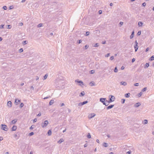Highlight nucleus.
Returning a JSON list of instances; mask_svg holds the SVG:
<instances>
[{
  "mask_svg": "<svg viewBox=\"0 0 154 154\" xmlns=\"http://www.w3.org/2000/svg\"><path fill=\"white\" fill-rule=\"evenodd\" d=\"M121 85H123L124 86H126L127 85V83L125 82H121L120 83Z\"/></svg>",
  "mask_w": 154,
  "mask_h": 154,
  "instance_id": "423d86ee",
  "label": "nucleus"
},
{
  "mask_svg": "<svg viewBox=\"0 0 154 154\" xmlns=\"http://www.w3.org/2000/svg\"><path fill=\"white\" fill-rule=\"evenodd\" d=\"M133 37H134V35L131 34V35L130 36V38L131 39H132L133 38Z\"/></svg>",
  "mask_w": 154,
  "mask_h": 154,
  "instance_id": "3c124183",
  "label": "nucleus"
},
{
  "mask_svg": "<svg viewBox=\"0 0 154 154\" xmlns=\"http://www.w3.org/2000/svg\"><path fill=\"white\" fill-rule=\"evenodd\" d=\"M24 105V104L23 103H20V108H22Z\"/></svg>",
  "mask_w": 154,
  "mask_h": 154,
  "instance_id": "ea45409f",
  "label": "nucleus"
},
{
  "mask_svg": "<svg viewBox=\"0 0 154 154\" xmlns=\"http://www.w3.org/2000/svg\"><path fill=\"white\" fill-rule=\"evenodd\" d=\"M135 58H133L132 59V63H133V62H134L135 61Z\"/></svg>",
  "mask_w": 154,
  "mask_h": 154,
  "instance_id": "13d9d810",
  "label": "nucleus"
},
{
  "mask_svg": "<svg viewBox=\"0 0 154 154\" xmlns=\"http://www.w3.org/2000/svg\"><path fill=\"white\" fill-rule=\"evenodd\" d=\"M103 146L105 147H106L108 146V144L107 143H103Z\"/></svg>",
  "mask_w": 154,
  "mask_h": 154,
  "instance_id": "a878e982",
  "label": "nucleus"
},
{
  "mask_svg": "<svg viewBox=\"0 0 154 154\" xmlns=\"http://www.w3.org/2000/svg\"><path fill=\"white\" fill-rule=\"evenodd\" d=\"M130 93H126V94H125V96L126 97L128 98V97H130Z\"/></svg>",
  "mask_w": 154,
  "mask_h": 154,
  "instance_id": "9b49d317",
  "label": "nucleus"
},
{
  "mask_svg": "<svg viewBox=\"0 0 154 154\" xmlns=\"http://www.w3.org/2000/svg\"><path fill=\"white\" fill-rule=\"evenodd\" d=\"M125 68V67L124 66H122L121 68V69H122V70H123V69H124Z\"/></svg>",
  "mask_w": 154,
  "mask_h": 154,
  "instance_id": "774afa93",
  "label": "nucleus"
},
{
  "mask_svg": "<svg viewBox=\"0 0 154 154\" xmlns=\"http://www.w3.org/2000/svg\"><path fill=\"white\" fill-rule=\"evenodd\" d=\"M54 100H51L50 101V102H49V105H51L52 104H53L54 103Z\"/></svg>",
  "mask_w": 154,
  "mask_h": 154,
  "instance_id": "dca6fc26",
  "label": "nucleus"
},
{
  "mask_svg": "<svg viewBox=\"0 0 154 154\" xmlns=\"http://www.w3.org/2000/svg\"><path fill=\"white\" fill-rule=\"evenodd\" d=\"M11 104V101H9L8 102L7 105L9 107H11L12 106Z\"/></svg>",
  "mask_w": 154,
  "mask_h": 154,
  "instance_id": "6e6552de",
  "label": "nucleus"
},
{
  "mask_svg": "<svg viewBox=\"0 0 154 154\" xmlns=\"http://www.w3.org/2000/svg\"><path fill=\"white\" fill-rule=\"evenodd\" d=\"M87 146H88L87 144L85 143L84 145V147H86Z\"/></svg>",
  "mask_w": 154,
  "mask_h": 154,
  "instance_id": "69168bd1",
  "label": "nucleus"
},
{
  "mask_svg": "<svg viewBox=\"0 0 154 154\" xmlns=\"http://www.w3.org/2000/svg\"><path fill=\"white\" fill-rule=\"evenodd\" d=\"M17 129V126L15 125H14L12 128V131H15Z\"/></svg>",
  "mask_w": 154,
  "mask_h": 154,
  "instance_id": "2eb2a0df",
  "label": "nucleus"
},
{
  "mask_svg": "<svg viewBox=\"0 0 154 154\" xmlns=\"http://www.w3.org/2000/svg\"><path fill=\"white\" fill-rule=\"evenodd\" d=\"M64 140L63 138H61L58 141H57V143L60 144L64 141Z\"/></svg>",
  "mask_w": 154,
  "mask_h": 154,
  "instance_id": "9d476101",
  "label": "nucleus"
},
{
  "mask_svg": "<svg viewBox=\"0 0 154 154\" xmlns=\"http://www.w3.org/2000/svg\"><path fill=\"white\" fill-rule=\"evenodd\" d=\"M90 85L91 86H92L94 85V83L93 82H91L90 83Z\"/></svg>",
  "mask_w": 154,
  "mask_h": 154,
  "instance_id": "393cba45",
  "label": "nucleus"
},
{
  "mask_svg": "<svg viewBox=\"0 0 154 154\" xmlns=\"http://www.w3.org/2000/svg\"><path fill=\"white\" fill-rule=\"evenodd\" d=\"M13 6H11L9 7V9H11L13 8Z\"/></svg>",
  "mask_w": 154,
  "mask_h": 154,
  "instance_id": "4d7b16f0",
  "label": "nucleus"
},
{
  "mask_svg": "<svg viewBox=\"0 0 154 154\" xmlns=\"http://www.w3.org/2000/svg\"><path fill=\"white\" fill-rule=\"evenodd\" d=\"M131 151L130 150L129 151H128L127 152V153L128 154H131Z\"/></svg>",
  "mask_w": 154,
  "mask_h": 154,
  "instance_id": "680f3d73",
  "label": "nucleus"
},
{
  "mask_svg": "<svg viewBox=\"0 0 154 154\" xmlns=\"http://www.w3.org/2000/svg\"><path fill=\"white\" fill-rule=\"evenodd\" d=\"M90 33V32H88V31L86 33V35H87V36L88 35H89Z\"/></svg>",
  "mask_w": 154,
  "mask_h": 154,
  "instance_id": "c03bdc74",
  "label": "nucleus"
},
{
  "mask_svg": "<svg viewBox=\"0 0 154 154\" xmlns=\"http://www.w3.org/2000/svg\"><path fill=\"white\" fill-rule=\"evenodd\" d=\"M85 93L84 91H83L79 95V96L80 97H81L82 96H83L85 95Z\"/></svg>",
  "mask_w": 154,
  "mask_h": 154,
  "instance_id": "aec40b11",
  "label": "nucleus"
},
{
  "mask_svg": "<svg viewBox=\"0 0 154 154\" xmlns=\"http://www.w3.org/2000/svg\"><path fill=\"white\" fill-rule=\"evenodd\" d=\"M19 51L20 53H21V52H23V49L22 48H21L20 49H19Z\"/></svg>",
  "mask_w": 154,
  "mask_h": 154,
  "instance_id": "f704fd0d",
  "label": "nucleus"
},
{
  "mask_svg": "<svg viewBox=\"0 0 154 154\" xmlns=\"http://www.w3.org/2000/svg\"><path fill=\"white\" fill-rule=\"evenodd\" d=\"M135 45H137L138 43L137 42V40H136L135 41Z\"/></svg>",
  "mask_w": 154,
  "mask_h": 154,
  "instance_id": "338daca9",
  "label": "nucleus"
},
{
  "mask_svg": "<svg viewBox=\"0 0 154 154\" xmlns=\"http://www.w3.org/2000/svg\"><path fill=\"white\" fill-rule=\"evenodd\" d=\"M20 100H19L17 99H15V103H16V105H17L18 103L19 102H20Z\"/></svg>",
  "mask_w": 154,
  "mask_h": 154,
  "instance_id": "ddd939ff",
  "label": "nucleus"
},
{
  "mask_svg": "<svg viewBox=\"0 0 154 154\" xmlns=\"http://www.w3.org/2000/svg\"><path fill=\"white\" fill-rule=\"evenodd\" d=\"M118 70V69H117V67H116V68H115V69H114V72H117Z\"/></svg>",
  "mask_w": 154,
  "mask_h": 154,
  "instance_id": "79ce46f5",
  "label": "nucleus"
},
{
  "mask_svg": "<svg viewBox=\"0 0 154 154\" xmlns=\"http://www.w3.org/2000/svg\"><path fill=\"white\" fill-rule=\"evenodd\" d=\"M106 100L105 98H101L100 99V102H102L103 105H105L106 106H107V105H106V100Z\"/></svg>",
  "mask_w": 154,
  "mask_h": 154,
  "instance_id": "f03ea898",
  "label": "nucleus"
},
{
  "mask_svg": "<svg viewBox=\"0 0 154 154\" xmlns=\"http://www.w3.org/2000/svg\"><path fill=\"white\" fill-rule=\"evenodd\" d=\"M143 24V23L141 21H139L138 23V25L140 27L142 26Z\"/></svg>",
  "mask_w": 154,
  "mask_h": 154,
  "instance_id": "a211bd4d",
  "label": "nucleus"
},
{
  "mask_svg": "<svg viewBox=\"0 0 154 154\" xmlns=\"http://www.w3.org/2000/svg\"><path fill=\"white\" fill-rule=\"evenodd\" d=\"M141 33V31H139L138 32H137V35H138V36L140 35Z\"/></svg>",
  "mask_w": 154,
  "mask_h": 154,
  "instance_id": "473e14b6",
  "label": "nucleus"
},
{
  "mask_svg": "<svg viewBox=\"0 0 154 154\" xmlns=\"http://www.w3.org/2000/svg\"><path fill=\"white\" fill-rule=\"evenodd\" d=\"M17 119H15L14 120H13L12 121L11 123V124H15L17 122Z\"/></svg>",
  "mask_w": 154,
  "mask_h": 154,
  "instance_id": "1a4fd4ad",
  "label": "nucleus"
},
{
  "mask_svg": "<svg viewBox=\"0 0 154 154\" xmlns=\"http://www.w3.org/2000/svg\"><path fill=\"white\" fill-rule=\"evenodd\" d=\"M148 123V120L146 119H145L144 120V122L143 123L144 124H147Z\"/></svg>",
  "mask_w": 154,
  "mask_h": 154,
  "instance_id": "7c9ffc66",
  "label": "nucleus"
},
{
  "mask_svg": "<svg viewBox=\"0 0 154 154\" xmlns=\"http://www.w3.org/2000/svg\"><path fill=\"white\" fill-rule=\"evenodd\" d=\"M1 128L5 131H7L8 130L7 126L5 125L2 124L1 125Z\"/></svg>",
  "mask_w": 154,
  "mask_h": 154,
  "instance_id": "f257e3e1",
  "label": "nucleus"
},
{
  "mask_svg": "<svg viewBox=\"0 0 154 154\" xmlns=\"http://www.w3.org/2000/svg\"><path fill=\"white\" fill-rule=\"evenodd\" d=\"M7 26H8V29H10L11 28V26L10 25H7Z\"/></svg>",
  "mask_w": 154,
  "mask_h": 154,
  "instance_id": "864d4df0",
  "label": "nucleus"
},
{
  "mask_svg": "<svg viewBox=\"0 0 154 154\" xmlns=\"http://www.w3.org/2000/svg\"><path fill=\"white\" fill-rule=\"evenodd\" d=\"M114 101H113V100H112V98H110L109 100H106V102H107V106L109 105V103H110L112 102H113Z\"/></svg>",
  "mask_w": 154,
  "mask_h": 154,
  "instance_id": "39448f33",
  "label": "nucleus"
},
{
  "mask_svg": "<svg viewBox=\"0 0 154 154\" xmlns=\"http://www.w3.org/2000/svg\"><path fill=\"white\" fill-rule=\"evenodd\" d=\"M34 134V133L33 132H32L29 133V136H32Z\"/></svg>",
  "mask_w": 154,
  "mask_h": 154,
  "instance_id": "4c0bfd02",
  "label": "nucleus"
},
{
  "mask_svg": "<svg viewBox=\"0 0 154 154\" xmlns=\"http://www.w3.org/2000/svg\"><path fill=\"white\" fill-rule=\"evenodd\" d=\"M114 58V57L113 56H112L110 58V60H112Z\"/></svg>",
  "mask_w": 154,
  "mask_h": 154,
  "instance_id": "37998d69",
  "label": "nucleus"
},
{
  "mask_svg": "<svg viewBox=\"0 0 154 154\" xmlns=\"http://www.w3.org/2000/svg\"><path fill=\"white\" fill-rule=\"evenodd\" d=\"M89 47V46L88 45H86L85 46V50H86V49H88V48Z\"/></svg>",
  "mask_w": 154,
  "mask_h": 154,
  "instance_id": "c756f323",
  "label": "nucleus"
},
{
  "mask_svg": "<svg viewBox=\"0 0 154 154\" xmlns=\"http://www.w3.org/2000/svg\"><path fill=\"white\" fill-rule=\"evenodd\" d=\"M48 136H50L51 135V130H50L48 131Z\"/></svg>",
  "mask_w": 154,
  "mask_h": 154,
  "instance_id": "412c9836",
  "label": "nucleus"
},
{
  "mask_svg": "<svg viewBox=\"0 0 154 154\" xmlns=\"http://www.w3.org/2000/svg\"><path fill=\"white\" fill-rule=\"evenodd\" d=\"M149 66V63H146V64L145 66L144 67V68L146 69L148 68Z\"/></svg>",
  "mask_w": 154,
  "mask_h": 154,
  "instance_id": "4be33fe9",
  "label": "nucleus"
},
{
  "mask_svg": "<svg viewBox=\"0 0 154 154\" xmlns=\"http://www.w3.org/2000/svg\"><path fill=\"white\" fill-rule=\"evenodd\" d=\"M4 24H2L0 26V29H2L4 28Z\"/></svg>",
  "mask_w": 154,
  "mask_h": 154,
  "instance_id": "a19ab883",
  "label": "nucleus"
},
{
  "mask_svg": "<svg viewBox=\"0 0 154 154\" xmlns=\"http://www.w3.org/2000/svg\"><path fill=\"white\" fill-rule=\"evenodd\" d=\"M78 105H79V106H82L83 105L82 102L79 103Z\"/></svg>",
  "mask_w": 154,
  "mask_h": 154,
  "instance_id": "5fc2aeb1",
  "label": "nucleus"
},
{
  "mask_svg": "<svg viewBox=\"0 0 154 154\" xmlns=\"http://www.w3.org/2000/svg\"><path fill=\"white\" fill-rule=\"evenodd\" d=\"M154 60V56H152L149 59L150 61H152Z\"/></svg>",
  "mask_w": 154,
  "mask_h": 154,
  "instance_id": "b1692460",
  "label": "nucleus"
},
{
  "mask_svg": "<svg viewBox=\"0 0 154 154\" xmlns=\"http://www.w3.org/2000/svg\"><path fill=\"white\" fill-rule=\"evenodd\" d=\"M48 76V75L47 74H46L44 76L43 78V80H45L47 79Z\"/></svg>",
  "mask_w": 154,
  "mask_h": 154,
  "instance_id": "5701e85b",
  "label": "nucleus"
},
{
  "mask_svg": "<svg viewBox=\"0 0 154 154\" xmlns=\"http://www.w3.org/2000/svg\"><path fill=\"white\" fill-rule=\"evenodd\" d=\"M110 55V53H108L106 55H105V57H107Z\"/></svg>",
  "mask_w": 154,
  "mask_h": 154,
  "instance_id": "603ef678",
  "label": "nucleus"
},
{
  "mask_svg": "<svg viewBox=\"0 0 154 154\" xmlns=\"http://www.w3.org/2000/svg\"><path fill=\"white\" fill-rule=\"evenodd\" d=\"M114 106V105H111L107 107H106V109H107L108 110L109 109H111L112 108V107H113Z\"/></svg>",
  "mask_w": 154,
  "mask_h": 154,
  "instance_id": "0eeeda50",
  "label": "nucleus"
},
{
  "mask_svg": "<svg viewBox=\"0 0 154 154\" xmlns=\"http://www.w3.org/2000/svg\"><path fill=\"white\" fill-rule=\"evenodd\" d=\"M37 121V119L36 118H35L33 120V123H35Z\"/></svg>",
  "mask_w": 154,
  "mask_h": 154,
  "instance_id": "49530a36",
  "label": "nucleus"
},
{
  "mask_svg": "<svg viewBox=\"0 0 154 154\" xmlns=\"http://www.w3.org/2000/svg\"><path fill=\"white\" fill-rule=\"evenodd\" d=\"M106 43V41H103L102 42V44H105Z\"/></svg>",
  "mask_w": 154,
  "mask_h": 154,
  "instance_id": "0e129e2a",
  "label": "nucleus"
},
{
  "mask_svg": "<svg viewBox=\"0 0 154 154\" xmlns=\"http://www.w3.org/2000/svg\"><path fill=\"white\" fill-rule=\"evenodd\" d=\"M111 97V98H112V100H113V101H114V100L115 99V97L114 96L112 95H109V97Z\"/></svg>",
  "mask_w": 154,
  "mask_h": 154,
  "instance_id": "f8f14e48",
  "label": "nucleus"
},
{
  "mask_svg": "<svg viewBox=\"0 0 154 154\" xmlns=\"http://www.w3.org/2000/svg\"><path fill=\"white\" fill-rule=\"evenodd\" d=\"M141 105L140 103H136L135 105V107H137L140 106Z\"/></svg>",
  "mask_w": 154,
  "mask_h": 154,
  "instance_id": "4468645a",
  "label": "nucleus"
},
{
  "mask_svg": "<svg viewBox=\"0 0 154 154\" xmlns=\"http://www.w3.org/2000/svg\"><path fill=\"white\" fill-rule=\"evenodd\" d=\"M42 23H40L39 24L38 26L37 27H40L42 26Z\"/></svg>",
  "mask_w": 154,
  "mask_h": 154,
  "instance_id": "58836bf2",
  "label": "nucleus"
},
{
  "mask_svg": "<svg viewBox=\"0 0 154 154\" xmlns=\"http://www.w3.org/2000/svg\"><path fill=\"white\" fill-rule=\"evenodd\" d=\"M147 88L146 87L144 88L142 90V91L143 92H144L146 91V90Z\"/></svg>",
  "mask_w": 154,
  "mask_h": 154,
  "instance_id": "e433bc0d",
  "label": "nucleus"
},
{
  "mask_svg": "<svg viewBox=\"0 0 154 154\" xmlns=\"http://www.w3.org/2000/svg\"><path fill=\"white\" fill-rule=\"evenodd\" d=\"M3 137H2L0 136V141L3 140Z\"/></svg>",
  "mask_w": 154,
  "mask_h": 154,
  "instance_id": "e2e57ef3",
  "label": "nucleus"
},
{
  "mask_svg": "<svg viewBox=\"0 0 154 154\" xmlns=\"http://www.w3.org/2000/svg\"><path fill=\"white\" fill-rule=\"evenodd\" d=\"M99 44L98 43H96L94 45V47H97L99 46Z\"/></svg>",
  "mask_w": 154,
  "mask_h": 154,
  "instance_id": "c9c22d12",
  "label": "nucleus"
},
{
  "mask_svg": "<svg viewBox=\"0 0 154 154\" xmlns=\"http://www.w3.org/2000/svg\"><path fill=\"white\" fill-rule=\"evenodd\" d=\"M48 124V120H45V121L44 123H42V128H45L47 126Z\"/></svg>",
  "mask_w": 154,
  "mask_h": 154,
  "instance_id": "7ed1b4c3",
  "label": "nucleus"
},
{
  "mask_svg": "<svg viewBox=\"0 0 154 154\" xmlns=\"http://www.w3.org/2000/svg\"><path fill=\"white\" fill-rule=\"evenodd\" d=\"M94 72V70H91V74H93Z\"/></svg>",
  "mask_w": 154,
  "mask_h": 154,
  "instance_id": "6e6d98bb",
  "label": "nucleus"
},
{
  "mask_svg": "<svg viewBox=\"0 0 154 154\" xmlns=\"http://www.w3.org/2000/svg\"><path fill=\"white\" fill-rule=\"evenodd\" d=\"M125 100L124 99H122L121 100V103L122 104H123L125 103Z\"/></svg>",
  "mask_w": 154,
  "mask_h": 154,
  "instance_id": "bb28decb",
  "label": "nucleus"
},
{
  "mask_svg": "<svg viewBox=\"0 0 154 154\" xmlns=\"http://www.w3.org/2000/svg\"><path fill=\"white\" fill-rule=\"evenodd\" d=\"M87 137L88 138H91V135H90V133H88V135H87Z\"/></svg>",
  "mask_w": 154,
  "mask_h": 154,
  "instance_id": "cd10ccee",
  "label": "nucleus"
},
{
  "mask_svg": "<svg viewBox=\"0 0 154 154\" xmlns=\"http://www.w3.org/2000/svg\"><path fill=\"white\" fill-rule=\"evenodd\" d=\"M88 103V101H85L82 102L83 105L87 103Z\"/></svg>",
  "mask_w": 154,
  "mask_h": 154,
  "instance_id": "c85d7f7f",
  "label": "nucleus"
},
{
  "mask_svg": "<svg viewBox=\"0 0 154 154\" xmlns=\"http://www.w3.org/2000/svg\"><path fill=\"white\" fill-rule=\"evenodd\" d=\"M82 42V40H79L77 42L79 44L81 43Z\"/></svg>",
  "mask_w": 154,
  "mask_h": 154,
  "instance_id": "8fccbe9b",
  "label": "nucleus"
},
{
  "mask_svg": "<svg viewBox=\"0 0 154 154\" xmlns=\"http://www.w3.org/2000/svg\"><path fill=\"white\" fill-rule=\"evenodd\" d=\"M27 42H28L27 41H25L23 42V45H25L27 44Z\"/></svg>",
  "mask_w": 154,
  "mask_h": 154,
  "instance_id": "72a5a7b5",
  "label": "nucleus"
},
{
  "mask_svg": "<svg viewBox=\"0 0 154 154\" xmlns=\"http://www.w3.org/2000/svg\"><path fill=\"white\" fill-rule=\"evenodd\" d=\"M134 85L135 86H139V83H136L134 84Z\"/></svg>",
  "mask_w": 154,
  "mask_h": 154,
  "instance_id": "de8ad7c7",
  "label": "nucleus"
},
{
  "mask_svg": "<svg viewBox=\"0 0 154 154\" xmlns=\"http://www.w3.org/2000/svg\"><path fill=\"white\" fill-rule=\"evenodd\" d=\"M149 48H146V50L145 51L146 52H147L149 51Z\"/></svg>",
  "mask_w": 154,
  "mask_h": 154,
  "instance_id": "bf43d9fd",
  "label": "nucleus"
},
{
  "mask_svg": "<svg viewBox=\"0 0 154 154\" xmlns=\"http://www.w3.org/2000/svg\"><path fill=\"white\" fill-rule=\"evenodd\" d=\"M138 45H135L134 46L135 51V52L137 51L138 49Z\"/></svg>",
  "mask_w": 154,
  "mask_h": 154,
  "instance_id": "f3484780",
  "label": "nucleus"
},
{
  "mask_svg": "<svg viewBox=\"0 0 154 154\" xmlns=\"http://www.w3.org/2000/svg\"><path fill=\"white\" fill-rule=\"evenodd\" d=\"M75 82L79 83H81L82 84V85H83V82L82 81H79L78 80H75Z\"/></svg>",
  "mask_w": 154,
  "mask_h": 154,
  "instance_id": "6ab92c4d",
  "label": "nucleus"
},
{
  "mask_svg": "<svg viewBox=\"0 0 154 154\" xmlns=\"http://www.w3.org/2000/svg\"><path fill=\"white\" fill-rule=\"evenodd\" d=\"M142 94H143V93L142 92H140V93H139V94H138V97H140L142 95Z\"/></svg>",
  "mask_w": 154,
  "mask_h": 154,
  "instance_id": "2f4dec72",
  "label": "nucleus"
},
{
  "mask_svg": "<svg viewBox=\"0 0 154 154\" xmlns=\"http://www.w3.org/2000/svg\"><path fill=\"white\" fill-rule=\"evenodd\" d=\"M146 4L145 2H144L142 4V5L143 6H145L146 5Z\"/></svg>",
  "mask_w": 154,
  "mask_h": 154,
  "instance_id": "09e8293b",
  "label": "nucleus"
},
{
  "mask_svg": "<svg viewBox=\"0 0 154 154\" xmlns=\"http://www.w3.org/2000/svg\"><path fill=\"white\" fill-rule=\"evenodd\" d=\"M96 115L94 113H91L88 116V119H90L95 116Z\"/></svg>",
  "mask_w": 154,
  "mask_h": 154,
  "instance_id": "20e7f679",
  "label": "nucleus"
},
{
  "mask_svg": "<svg viewBox=\"0 0 154 154\" xmlns=\"http://www.w3.org/2000/svg\"><path fill=\"white\" fill-rule=\"evenodd\" d=\"M33 125H32L30 128V129H32L33 128V127H32Z\"/></svg>",
  "mask_w": 154,
  "mask_h": 154,
  "instance_id": "052dcab7",
  "label": "nucleus"
},
{
  "mask_svg": "<svg viewBox=\"0 0 154 154\" xmlns=\"http://www.w3.org/2000/svg\"><path fill=\"white\" fill-rule=\"evenodd\" d=\"M3 8L5 10H6L7 9V7L6 6H3Z\"/></svg>",
  "mask_w": 154,
  "mask_h": 154,
  "instance_id": "a18cd8bd",
  "label": "nucleus"
}]
</instances>
